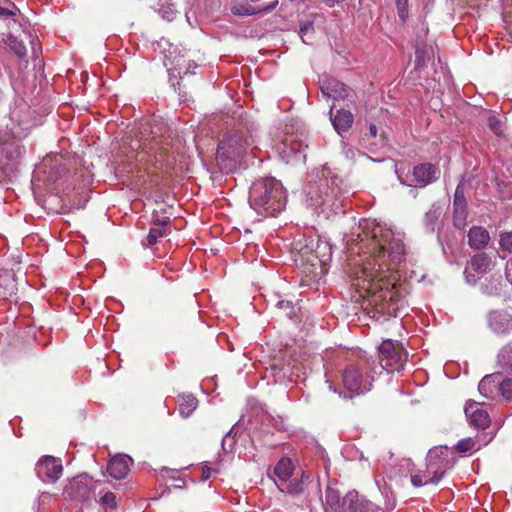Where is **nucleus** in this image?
<instances>
[{
	"instance_id": "f257e3e1",
	"label": "nucleus",
	"mask_w": 512,
	"mask_h": 512,
	"mask_svg": "<svg viewBox=\"0 0 512 512\" xmlns=\"http://www.w3.org/2000/svg\"><path fill=\"white\" fill-rule=\"evenodd\" d=\"M373 255L364 263L360 278L368 282L366 290L372 293L371 303L385 311V303L394 299L392 288L383 287V276L392 270L390 262L398 264L405 258L406 249L400 235L389 228L375 225L372 229Z\"/></svg>"
},
{
	"instance_id": "f03ea898",
	"label": "nucleus",
	"mask_w": 512,
	"mask_h": 512,
	"mask_svg": "<svg viewBox=\"0 0 512 512\" xmlns=\"http://www.w3.org/2000/svg\"><path fill=\"white\" fill-rule=\"evenodd\" d=\"M287 195L280 181L274 177L256 180L249 191V204L262 216H275L286 206Z\"/></svg>"
},
{
	"instance_id": "7ed1b4c3",
	"label": "nucleus",
	"mask_w": 512,
	"mask_h": 512,
	"mask_svg": "<svg viewBox=\"0 0 512 512\" xmlns=\"http://www.w3.org/2000/svg\"><path fill=\"white\" fill-rule=\"evenodd\" d=\"M377 366L375 362L362 360L355 364H350L343 372V384L345 388L356 394L368 392L372 388L374 374Z\"/></svg>"
},
{
	"instance_id": "20e7f679",
	"label": "nucleus",
	"mask_w": 512,
	"mask_h": 512,
	"mask_svg": "<svg viewBox=\"0 0 512 512\" xmlns=\"http://www.w3.org/2000/svg\"><path fill=\"white\" fill-rule=\"evenodd\" d=\"M253 147V140L247 132L236 131L227 134L219 143L216 158L220 162L238 161Z\"/></svg>"
},
{
	"instance_id": "39448f33",
	"label": "nucleus",
	"mask_w": 512,
	"mask_h": 512,
	"mask_svg": "<svg viewBox=\"0 0 512 512\" xmlns=\"http://www.w3.org/2000/svg\"><path fill=\"white\" fill-rule=\"evenodd\" d=\"M406 358V353L397 341L384 340L379 346L380 369L388 372L399 371Z\"/></svg>"
},
{
	"instance_id": "423d86ee",
	"label": "nucleus",
	"mask_w": 512,
	"mask_h": 512,
	"mask_svg": "<svg viewBox=\"0 0 512 512\" xmlns=\"http://www.w3.org/2000/svg\"><path fill=\"white\" fill-rule=\"evenodd\" d=\"M385 508H381L366 498L360 496L357 492H349L344 498L346 504V512H386L385 510L392 511L396 507V500L392 493L388 495V491L385 492Z\"/></svg>"
},
{
	"instance_id": "0eeeda50",
	"label": "nucleus",
	"mask_w": 512,
	"mask_h": 512,
	"mask_svg": "<svg viewBox=\"0 0 512 512\" xmlns=\"http://www.w3.org/2000/svg\"><path fill=\"white\" fill-rule=\"evenodd\" d=\"M278 0H237L231 6V11L237 16H252L275 9Z\"/></svg>"
},
{
	"instance_id": "6e6552de",
	"label": "nucleus",
	"mask_w": 512,
	"mask_h": 512,
	"mask_svg": "<svg viewBox=\"0 0 512 512\" xmlns=\"http://www.w3.org/2000/svg\"><path fill=\"white\" fill-rule=\"evenodd\" d=\"M35 471L37 476L44 482H56L63 472L60 461L52 456H43L38 460Z\"/></svg>"
},
{
	"instance_id": "1a4fd4ad",
	"label": "nucleus",
	"mask_w": 512,
	"mask_h": 512,
	"mask_svg": "<svg viewBox=\"0 0 512 512\" xmlns=\"http://www.w3.org/2000/svg\"><path fill=\"white\" fill-rule=\"evenodd\" d=\"M491 267V258L486 253L474 255L469 262V266L464 271L466 281L470 284H475L477 278L490 271Z\"/></svg>"
},
{
	"instance_id": "9d476101",
	"label": "nucleus",
	"mask_w": 512,
	"mask_h": 512,
	"mask_svg": "<svg viewBox=\"0 0 512 512\" xmlns=\"http://www.w3.org/2000/svg\"><path fill=\"white\" fill-rule=\"evenodd\" d=\"M439 175L440 170L430 163L417 165L413 169V183L411 185L417 187H425L428 184L436 181Z\"/></svg>"
},
{
	"instance_id": "9b49d317",
	"label": "nucleus",
	"mask_w": 512,
	"mask_h": 512,
	"mask_svg": "<svg viewBox=\"0 0 512 512\" xmlns=\"http://www.w3.org/2000/svg\"><path fill=\"white\" fill-rule=\"evenodd\" d=\"M306 193L310 196L312 205L319 206L322 204H328L335 197L334 188H329L327 180L325 184L317 185L316 183H310L306 189Z\"/></svg>"
},
{
	"instance_id": "f8f14e48",
	"label": "nucleus",
	"mask_w": 512,
	"mask_h": 512,
	"mask_svg": "<svg viewBox=\"0 0 512 512\" xmlns=\"http://www.w3.org/2000/svg\"><path fill=\"white\" fill-rule=\"evenodd\" d=\"M278 152L286 163L306 159V154L303 152V144L298 140L286 139L279 145Z\"/></svg>"
},
{
	"instance_id": "ddd939ff",
	"label": "nucleus",
	"mask_w": 512,
	"mask_h": 512,
	"mask_svg": "<svg viewBox=\"0 0 512 512\" xmlns=\"http://www.w3.org/2000/svg\"><path fill=\"white\" fill-rule=\"evenodd\" d=\"M323 95L327 98L345 99L350 95V88L334 78H324L320 82Z\"/></svg>"
},
{
	"instance_id": "4468645a",
	"label": "nucleus",
	"mask_w": 512,
	"mask_h": 512,
	"mask_svg": "<svg viewBox=\"0 0 512 512\" xmlns=\"http://www.w3.org/2000/svg\"><path fill=\"white\" fill-rule=\"evenodd\" d=\"M465 414L470 424L478 429H485L490 424V417L486 410L478 407L474 401H468L465 406Z\"/></svg>"
},
{
	"instance_id": "2eb2a0df",
	"label": "nucleus",
	"mask_w": 512,
	"mask_h": 512,
	"mask_svg": "<svg viewBox=\"0 0 512 512\" xmlns=\"http://www.w3.org/2000/svg\"><path fill=\"white\" fill-rule=\"evenodd\" d=\"M133 463L131 457L127 455H117L113 457L107 467V471L111 477L121 480L126 477Z\"/></svg>"
},
{
	"instance_id": "dca6fc26",
	"label": "nucleus",
	"mask_w": 512,
	"mask_h": 512,
	"mask_svg": "<svg viewBox=\"0 0 512 512\" xmlns=\"http://www.w3.org/2000/svg\"><path fill=\"white\" fill-rule=\"evenodd\" d=\"M489 326L496 333H507L512 329V318L508 313L491 312L489 314Z\"/></svg>"
},
{
	"instance_id": "f3484780",
	"label": "nucleus",
	"mask_w": 512,
	"mask_h": 512,
	"mask_svg": "<svg viewBox=\"0 0 512 512\" xmlns=\"http://www.w3.org/2000/svg\"><path fill=\"white\" fill-rule=\"evenodd\" d=\"M490 241L489 232L482 226H473L468 232V244L472 249L485 248Z\"/></svg>"
},
{
	"instance_id": "a211bd4d",
	"label": "nucleus",
	"mask_w": 512,
	"mask_h": 512,
	"mask_svg": "<svg viewBox=\"0 0 512 512\" xmlns=\"http://www.w3.org/2000/svg\"><path fill=\"white\" fill-rule=\"evenodd\" d=\"M500 377V373L483 377L478 385L480 394L486 398H494L499 391Z\"/></svg>"
},
{
	"instance_id": "6ab92c4d",
	"label": "nucleus",
	"mask_w": 512,
	"mask_h": 512,
	"mask_svg": "<svg viewBox=\"0 0 512 512\" xmlns=\"http://www.w3.org/2000/svg\"><path fill=\"white\" fill-rule=\"evenodd\" d=\"M330 114H332V109L330 110ZM331 121L334 129L341 134L351 128L354 122V116L350 111L340 109L337 110L335 115H331Z\"/></svg>"
},
{
	"instance_id": "aec40b11",
	"label": "nucleus",
	"mask_w": 512,
	"mask_h": 512,
	"mask_svg": "<svg viewBox=\"0 0 512 512\" xmlns=\"http://www.w3.org/2000/svg\"><path fill=\"white\" fill-rule=\"evenodd\" d=\"M294 465L290 458L284 457L279 460L274 468V475L281 483L287 482L293 474Z\"/></svg>"
},
{
	"instance_id": "412c9836",
	"label": "nucleus",
	"mask_w": 512,
	"mask_h": 512,
	"mask_svg": "<svg viewBox=\"0 0 512 512\" xmlns=\"http://www.w3.org/2000/svg\"><path fill=\"white\" fill-rule=\"evenodd\" d=\"M448 448L447 446H440L430 449L427 454V468L428 470L435 466H442L445 464Z\"/></svg>"
},
{
	"instance_id": "4be33fe9",
	"label": "nucleus",
	"mask_w": 512,
	"mask_h": 512,
	"mask_svg": "<svg viewBox=\"0 0 512 512\" xmlns=\"http://www.w3.org/2000/svg\"><path fill=\"white\" fill-rule=\"evenodd\" d=\"M66 492L74 498L85 500L89 498L90 490L86 481L83 479H76L71 482L70 486L67 487Z\"/></svg>"
},
{
	"instance_id": "5701e85b",
	"label": "nucleus",
	"mask_w": 512,
	"mask_h": 512,
	"mask_svg": "<svg viewBox=\"0 0 512 512\" xmlns=\"http://www.w3.org/2000/svg\"><path fill=\"white\" fill-rule=\"evenodd\" d=\"M179 413L184 418L189 417L198 406V400L192 394L179 396Z\"/></svg>"
},
{
	"instance_id": "b1692460",
	"label": "nucleus",
	"mask_w": 512,
	"mask_h": 512,
	"mask_svg": "<svg viewBox=\"0 0 512 512\" xmlns=\"http://www.w3.org/2000/svg\"><path fill=\"white\" fill-rule=\"evenodd\" d=\"M441 216V211L434 205L425 213L424 216V227L428 232H434L438 226V222Z\"/></svg>"
},
{
	"instance_id": "393cba45",
	"label": "nucleus",
	"mask_w": 512,
	"mask_h": 512,
	"mask_svg": "<svg viewBox=\"0 0 512 512\" xmlns=\"http://www.w3.org/2000/svg\"><path fill=\"white\" fill-rule=\"evenodd\" d=\"M42 167L44 168V172L46 173V169L50 168V172L48 174V180L49 181H56L58 178L62 176V174L65 172V168L58 164L57 161H53L52 158H46L44 159L42 163Z\"/></svg>"
},
{
	"instance_id": "a878e982",
	"label": "nucleus",
	"mask_w": 512,
	"mask_h": 512,
	"mask_svg": "<svg viewBox=\"0 0 512 512\" xmlns=\"http://www.w3.org/2000/svg\"><path fill=\"white\" fill-rule=\"evenodd\" d=\"M157 11L167 21L174 20L177 15L175 5L167 0H159Z\"/></svg>"
},
{
	"instance_id": "bb28decb",
	"label": "nucleus",
	"mask_w": 512,
	"mask_h": 512,
	"mask_svg": "<svg viewBox=\"0 0 512 512\" xmlns=\"http://www.w3.org/2000/svg\"><path fill=\"white\" fill-rule=\"evenodd\" d=\"M167 235V228L159 226L155 227L152 226L149 230V233L145 239V241L142 242L143 246L148 247L155 245L159 238L164 237Z\"/></svg>"
},
{
	"instance_id": "cd10ccee",
	"label": "nucleus",
	"mask_w": 512,
	"mask_h": 512,
	"mask_svg": "<svg viewBox=\"0 0 512 512\" xmlns=\"http://www.w3.org/2000/svg\"><path fill=\"white\" fill-rule=\"evenodd\" d=\"M498 364L505 369H512V342L500 350Z\"/></svg>"
},
{
	"instance_id": "c85d7f7f",
	"label": "nucleus",
	"mask_w": 512,
	"mask_h": 512,
	"mask_svg": "<svg viewBox=\"0 0 512 512\" xmlns=\"http://www.w3.org/2000/svg\"><path fill=\"white\" fill-rule=\"evenodd\" d=\"M7 44L10 49L19 57H25L27 54L26 46L23 41L19 40L17 37L13 35H9L7 39Z\"/></svg>"
},
{
	"instance_id": "c756f323",
	"label": "nucleus",
	"mask_w": 512,
	"mask_h": 512,
	"mask_svg": "<svg viewBox=\"0 0 512 512\" xmlns=\"http://www.w3.org/2000/svg\"><path fill=\"white\" fill-rule=\"evenodd\" d=\"M450 467L451 465L449 464V461H446L442 466H435L430 470L427 469V472L432 474V477L429 479V483L437 484L443 478L447 469Z\"/></svg>"
},
{
	"instance_id": "7c9ffc66",
	"label": "nucleus",
	"mask_w": 512,
	"mask_h": 512,
	"mask_svg": "<svg viewBox=\"0 0 512 512\" xmlns=\"http://www.w3.org/2000/svg\"><path fill=\"white\" fill-rule=\"evenodd\" d=\"M467 208H454L453 224L458 229L466 226Z\"/></svg>"
},
{
	"instance_id": "2f4dec72",
	"label": "nucleus",
	"mask_w": 512,
	"mask_h": 512,
	"mask_svg": "<svg viewBox=\"0 0 512 512\" xmlns=\"http://www.w3.org/2000/svg\"><path fill=\"white\" fill-rule=\"evenodd\" d=\"M480 446H476V442L472 438L461 439L456 445L455 450L459 453H466L472 450H478Z\"/></svg>"
},
{
	"instance_id": "473e14b6",
	"label": "nucleus",
	"mask_w": 512,
	"mask_h": 512,
	"mask_svg": "<svg viewBox=\"0 0 512 512\" xmlns=\"http://www.w3.org/2000/svg\"><path fill=\"white\" fill-rule=\"evenodd\" d=\"M17 154L16 148L12 144H1L0 145V165H2V159L12 160Z\"/></svg>"
},
{
	"instance_id": "72a5a7b5",
	"label": "nucleus",
	"mask_w": 512,
	"mask_h": 512,
	"mask_svg": "<svg viewBox=\"0 0 512 512\" xmlns=\"http://www.w3.org/2000/svg\"><path fill=\"white\" fill-rule=\"evenodd\" d=\"M326 503L329 505L334 511H337L341 507L340 496L334 490L326 491Z\"/></svg>"
},
{
	"instance_id": "f704fd0d",
	"label": "nucleus",
	"mask_w": 512,
	"mask_h": 512,
	"mask_svg": "<svg viewBox=\"0 0 512 512\" xmlns=\"http://www.w3.org/2000/svg\"><path fill=\"white\" fill-rule=\"evenodd\" d=\"M499 391L507 400H512V379H500Z\"/></svg>"
},
{
	"instance_id": "c9c22d12",
	"label": "nucleus",
	"mask_w": 512,
	"mask_h": 512,
	"mask_svg": "<svg viewBox=\"0 0 512 512\" xmlns=\"http://www.w3.org/2000/svg\"><path fill=\"white\" fill-rule=\"evenodd\" d=\"M343 154L349 160H356L358 157L369 158L366 154L362 153L360 150H358L352 146H349L347 144H345L343 146Z\"/></svg>"
},
{
	"instance_id": "e433bc0d",
	"label": "nucleus",
	"mask_w": 512,
	"mask_h": 512,
	"mask_svg": "<svg viewBox=\"0 0 512 512\" xmlns=\"http://www.w3.org/2000/svg\"><path fill=\"white\" fill-rule=\"evenodd\" d=\"M453 206L454 208H467L466 199L464 196V192L460 185L457 186L455 194H454V200H453Z\"/></svg>"
},
{
	"instance_id": "4c0bfd02",
	"label": "nucleus",
	"mask_w": 512,
	"mask_h": 512,
	"mask_svg": "<svg viewBox=\"0 0 512 512\" xmlns=\"http://www.w3.org/2000/svg\"><path fill=\"white\" fill-rule=\"evenodd\" d=\"M500 248L504 251H512V232H504L500 235Z\"/></svg>"
},
{
	"instance_id": "58836bf2",
	"label": "nucleus",
	"mask_w": 512,
	"mask_h": 512,
	"mask_svg": "<svg viewBox=\"0 0 512 512\" xmlns=\"http://www.w3.org/2000/svg\"><path fill=\"white\" fill-rule=\"evenodd\" d=\"M100 502L102 505L111 509H115L117 507L116 495L110 491L104 493L100 498Z\"/></svg>"
},
{
	"instance_id": "ea45409f",
	"label": "nucleus",
	"mask_w": 512,
	"mask_h": 512,
	"mask_svg": "<svg viewBox=\"0 0 512 512\" xmlns=\"http://www.w3.org/2000/svg\"><path fill=\"white\" fill-rule=\"evenodd\" d=\"M150 152L154 154L155 161L157 163L162 164L165 161V153L167 152V148L159 147L158 143L151 146Z\"/></svg>"
},
{
	"instance_id": "a19ab883",
	"label": "nucleus",
	"mask_w": 512,
	"mask_h": 512,
	"mask_svg": "<svg viewBox=\"0 0 512 512\" xmlns=\"http://www.w3.org/2000/svg\"><path fill=\"white\" fill-rule=\"evenodd\" d=\"M399 18L405 21L408 15V0H395Z\"/></svg>"
},
{
	"instance_id": "79ce46f5",
	"label": "nucleus",
	"mask_w": 512,
	"mask_h": 512,
	"mask_svg": "<svg viewBox=\"0 0 512 512\" xmlns=\"http://www.w3.org/2000/svg\"><path fill=\"white\" fill-rule=\"evenodd\" d=\"M152 223H153V226H162V227H167L170 223V217L169 216H163V217H158L156 215V213L154 212L153 213V220H152Z\"/></svg>"
},
{
	"instance_id": "37998d69",
	"label": "nucleus",
	"mask_w": 512,
	"mask_h": 512,
	"mask_svg": "<svg viewBox=\"0 0 512 512\" xmlns=\"http://www.w3.org/2000/svg\"><path fill=\"white\" fill-rule=\"evenodd\" d=\"M276 306L279 309L285 310L287 312V315H288L289 318L292 317L293 305H292L291 301L280 300V301L277 302Z\"/></svg>"
},
{
	"instance_id": "c03bdc74",
	"label": "nucleus",
	"mask_w": 512,
	"mask_h": 512,
	"mask_svg": "<svg viewBox=\"0 0 512 512\" xmlns=\"http://www.w3.org/2000/svg\"><path fill=\"white\" fill-rule=\"evenodd\" d=\"M489 126L496 135H502L503 130L498 119H496L495 117L489 118Z\"/></svg>"
},
{
	"instance_id": "a18cd8bd",
	"label": "nucleus",
	"mask_w": 512,
	"mask_h": 512,
	"mask_svg": "<svg viewBox=\"0 0 512 512\" xmlns=\"http://www.w3.org/2000/svg\"><path fill=\"white\" fill-rule=\"evenodd\" d=\"M411 483L414 487H421L429 484V479L424 480L423 476L416 474L411 476Z\"/></svg>"
},
{
	"instance_id": "49530a36",
	"label": "nucleus",
	"mask_w": 512,
	"mask_h": 512,
	"mask_svg": "<svg viewBox=\"0 0 512 512\" xmlns=\"http://www.w3.org/2000/svg\"><path fill=\"white\" fill-rule=\"evenodd\" d=\"M314 30V26L312 22H306L300 27V35L302 39H304V36H306L309 32H312ZM303 42L307 43L305 40Z\"/></svg>"
},
{
	"instance_id": "de8ad7c7",
	"label": "nucleus",
	"mask_w": 512,
	"mask_h": 512,
	"mask_svg": "<svg viewBox=\"0 0 512 512\" xmlns=\"http://www.w3.org/2000/svg\"><path fill=\"white\" fill-rule=\"evenodd\" d=\"M218 471L217 470H214V469H211L210 467H208L206 464L202 466V476H201V480L202 481H206L208 480L209 478H211L212 474L213 473H217Z\"/></svg>"
},
{
	"instance_id": "09e8293b",
	"label": "nucleus",
	"mask_w": 512,
	"mask_h": 512,
	"mask_svg": "<svg viewBox=\"0 0 512 512\" xmlns=\"http://www.w3.org/2000/svg\"><path fill=\"white\" fill-rule=\"evenodd\" d=\"M13 15H14L13 12L10 11L9 9L0 7V17L8 18V17H12Z\"/></svg>"
},
{
	"instance_id": "8fccbe9b",
	"label": "nucleus",
	"mask_w": 512,
	"mask_h": 512,
	"mask_svg": "<svg viewBox=\"0 0 512 512\" xmlns=\"http://www.w3.org/2000/svg\"><path fill=\"white\" fill-rule=\"evenodd\" d=\"M369 134L371 137H376L377 135V127L375 124H371L369 127Z\"/></svg>"
},
{
	"instance_id": "3c124183",
	"label": "nucleus",
	"mask_w": 512,
	"mask_h": 512,
	"mask_svg": "<svg viewBox=\"0 0 512 512\" xmlns=\"http://www.w3.org/2000/svg\"><path fill=\"white\" fill-rule=\"evenodd\" d=\"M231 433H232V429H231L230 431H228V432L226 433V435H225V436L223 437V439H222V448H223L224 450H225V443H226V440L230 437Z\"/></svg>"
},
{
	"instance_id": "603ef678",
	"label": "nucleus",
	"mask_w": 512,
	"mask_h": 512,
	"mask_svg": "<svg viewBox=\"0 0 512 512\" xmlns=\"http://www.w3.org/2000/svg\"><path fill=\"white\" fill-rule=\"evenodd\" d=\"M415 54H416V60L418 62H420V60L422 59L423 51L417 49Z\"/></svg>"
},
{
	"instance_id": "864d4df0",
	"label": "nucleus",
	"mask_w": 512,
	"mask_h": 512,
	"mask_svg": "<svg viewBox=\"0 0 512 512\" xmlns=\"http://www.w3.org/2000/svg\"><path fill=\"white\" fill-rule=\"evenodd\" d=\"M322 175H323V177H326V176H327V173H326V171H325V170H323V171H322Z\"/></svg>"
},
{
	"instance_id": "5fc2aeb1",
	"label": "nucleus",
	"mask_w": 512,
	"mask_h": 512,
	"mask_svg": "<svg viewBox=\"0 0 512 512\" xmlns=\"http://www.w3.org/2000/svg\"><path fill=\"white\" fill-rule=\"evenodd\" d=\"M278 488L280 489V491L284 492L285 489L284 488H281L278 484H277Z\"/></svg>"
}]
</instances>
